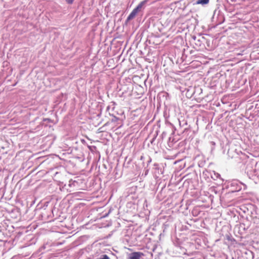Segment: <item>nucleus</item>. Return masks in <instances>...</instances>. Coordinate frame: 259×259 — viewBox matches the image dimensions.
I'll return each mask as SVG.
<instances>
[{
  "mask_svg": "<svg viewBox=\"0 0 259 259\" xmlns=\"http://www.w3.org/2000/svg\"><path fill=\"white\" fill-rule=\"evenodd\" d=\"M242 185H243V183L238 181H233L230 185V191L232 192L239 191L242 189Z\"/></svg>",
  "mask_w": 259,
  "mask_h": 259,
  "instance_id": "nucleus-1",
  "label": "nucleus"
},
{
  "mask_svg": "<svg viewBox=\"0 0 259 259\" xmlns=\"http://www.w3.org/2000/svg\"><path fill=\"white\" fill-rule=\"evenodd\" d=\"M144 255V253L141 252H134L129 254L128 259H141V257Z\"/></svg>",
  "mask_w": 259,
  "mask_h": 259,
  "instance_id": "nucleus-2",
  "label": "nucleus"
},
{
  "mask_svg": "<svg viewBox=\"0 0 259 259\" xmlns=\"http://www.w3.org/2000/svg\"><path fill=\"white\" fill-rule=\"evenodd\" d=\"M147 2L148 0H144L141 2L140 3L138 4V5L135 8V9H137L138 12H140L143 8L144 6L147 3Z\"/></svg>",
  "mask_w": 259,
  "mask_h": 259,
  "instance_id": "nucleus-3",
  "label": "nucleus"
},
{
  "mask_svg": "<svg viewBox=\"0 0 259 259\" xmlns=\"http://www.w3.org/2000/svg\"><path fill=\"white\" fill-rule=\"evenodd\" d=\"M137 14L135 12V11L133 10L131 12V13L130 14V15L128 16V17L126 20V21L128 22L130 20H132L133 19H134L135 17V16L137 15Z\"/></svg>",
  "mask_w": 259,
  "mask_h": 259,
  "instance_id": "nucleus-4",
  "label": "nucleus"
},
{
  "mask_svg": "<svg viewBox=\"0 0 259 259\" xmlns=\"http://www.w3.org/2000/svg\"><path fill=\"white\" fill-rule=\"evenodd\" d=\"M208 2L209 0H198L196 3L197 4L205 5L208 4Z\"/></svg>",
  "mask_w": 259,
  "mask_h": 259,
  "instance_id": "nucleus-5",
  "label": "nucleus"
},
{
  "mask_svg": "<svg viewBox=\"0 0 259 259\" xmlns=\"http://www.w3.org/2000/svg\"><path fill=\"white\" fill-rule=\"evenodd\" d=\"M97 259H110V258L107 255L103 254L100 258H98Z\"/></svg>",
  "mask_w": 259,
  "mask_h": 259,
  "instance_id": "nucleus-6",
  "label": "nucleus"
},
{
  "mask_svg": "<svg viewBox=\"0 0 259 259\" xmlns=\"http://www.w3.org/2000/svg\"><path fill=\"white\" fill-rule=\"evenodd\" d=\"M68 4H72L74 0H65Z\"/></svg>",
  "mask_w": 259,
  "mask_h": 259,
  "instance_id": "nucleus-7",
  "label": "nucleus"
},
{
  "mask_svg": "<svg viewBox=\"0 0 259 259\" xmlns=\"http://www.w3.org/2000/svg\"><path fill=\"white\" fill-rule=\"evenodd\" d=\"M43 121H48L49 122H52V120L50 118H44Z\"/></svg>",
  "mask_w": 259,
  "mask_h": 259,
  "instance_id": "nucleus-8",
  "label": "nucleus"
},
{
  "mask_svg": "<svg viewBox=\"0 0 259 259\" xmlns=\"http://www.w3.org/2000/svg\"><path fill=\"white\" fill-rule=\"evenodd\" d=\"M118 119V118L117 117H116V116H114V118L112 119V121H117V120Z\"/></svg>",
  "mask_w": 259,
  "mask_h": 259,
  "instance_id": "nucleus-9",
  "label": "nucleus"
},
{
  "mask_svg": "<svg viewBox=\"0 0 259 259\" xmlns=\"http://www.w3.org/2000/svg\"><path fill=\"white\" fill-rule=\"evenodd\" d=\"M214 175L217 178H219L220 177V175L219 174H215L214 172Z\"/></svg>",
  "mask_w": 259,
  "mask_h": 259,
  "instance_id": "nucleus-10",
  "label": "nucleus"
},
{
  "mask_svg": "<svg viewBox=\"0 0 259 259\" xmlns=\"http://www.w3.org/2000/svg\"><path fill=\"white\" fill-rule=\"evenodd\" d=\"M133 11H134L137 14H138L139 13L138 11L137 10V9H136L135 8L133 9Z\"/></svg>",
  "mask_w": 259,
  "mask_h": 259,
  "instance_id": "nucleus-11",
  "label": "nucleus"
},
{
  "mask_svg": "<svg viewBox=\"0 0 259 259\" xmlns=\"http://www.w3.org/2000/svg\"><path fill=\"white\" fill-rule=\"evenodd\" d=\"M151 161V159L149 158V160L148 161V163H149Z\"/></svg>",
  "mask_w": 259,
  "mask_h": 259,
  "instance_id": "nucleus-12",
  "label": "nucleus"
},
{
  "mask_svg": "<svg viewBox=\"0 0 259 259\" xmlns=\"http://www.w3.org/2000/svg\"><path fill=\"white\" fill-rule=\"evenodd\" d=\"M193 39L195 40V39H196V36H193Z\"/></svg>",
  "mask_w": 259,
  "mask_h": 259,
  "instance_id": "nucleus-13",
  "label": "nucleus"
},
{
  "mask_svg": "<svg viewBox=\"0 0 259 259\" xmlns=\"http://www.w3.org/2000/svg\"><path fill=\"white\" fill-rule=\"evenodd\" d=\"M148 172V170H147V172H146L145 175H147Z\"/></svg>",
  "mask_w": 259,
  "mask_h": 259,
  "instance_id": "nucleus-14",
  "label": "nucleus"
},
{
  "mask_svg": "<svg viewBox=\"0 0 259 259\" xmlns=\"http://www.w3.org/2000/svg\"><path fill=\"white\" fill-rule=\"evenodd\" d=\"M148 172V170H147V172H146L145 175H147Z\"/></svg>",
  "mask_w": 259,
  "mask_h": 259,
  "instance_id": "nucleus-15",
  "label": "nucleus"
},
{
  "mask_svg": "<svg viewBox=\"0 0 259 259\" xmlns=\"http://www.w3.org/2000/svg\"><path fill=\"white\" fill-rule=\"evenodd\" d=\"M148 172V170H147V172H146L145 175H147Z\"/></svg>",
  "mask_w": 259,
  "mask_h": 259,
  "instance_id": "nucleus-16",
  "label": "nucleus"
},
{
  "mask_svg": "<svg viewBox=\"0 0 259 259\" xmlns=\"http://www.w3.org/2000/svg\"><path fill=\"white\" fill-rule=\"evenodd\" d=\"M228 154H229V153H230V150H229V151H228Z\"/></svg>",
  "mask_w": 259,
  "mask_h": 259,
  "instance_id": "nucleus-17",
  "label": "nucleus"
},
{
  "mask_svg": "<svg viewBox=\"0 0 259 259\" xmlns=\"http://www.w3.org/2000/svg\"><path fill=\"white\" fill-rule=\"evenodd\" d=\"M143 157V156H141V159H142Z\"/></svg>",
  "mask_w": 259,
  "mask_h": 259,
  "instance_id": "nucleus-18",
  "label": "nucleus"
}]
</instances>
